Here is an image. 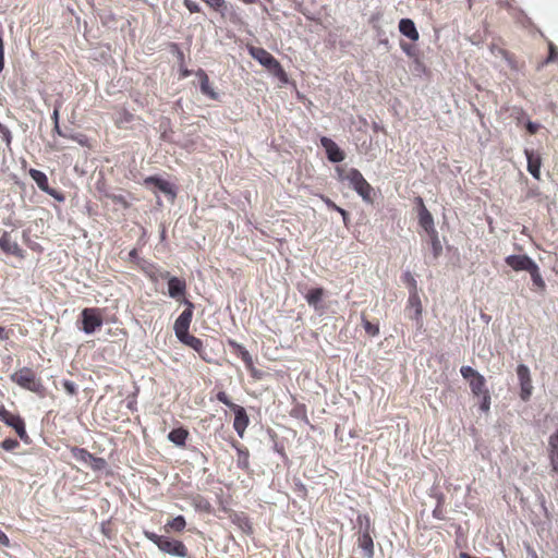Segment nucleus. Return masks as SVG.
<instances>
[{"instance_id": "f257e3e1", "label": "nucleus", "mask_w": 558, "mask_h": 558, "mask_svg": "<svg viewBox=\"0 0 558 558\" xmlns=\"http://www.w3.org/2000/svg\"><path fill=\"white\" fill-rule=\"evenodd\" d=\"M339 180L347 182L367 203L373 202V187L367 183L362 173L354 168H337Z\"/></svg>"}, {"instance_id": "f03ea898", "label": "nucleus", "mask_w": 558, "mask_h": 558, "mask_svg": "<svg viewBox=\"0 0 558 558\" xmlns=\"http://www.w3.org/2000/svg\"><path fill=\"white\" fill-rule=\"evenodd\" d=\"M11 380L19 385L21 388L29 390L39 397L45 396V387L33 369L23 367L11 375Z\"/></svg>"}, {"instance_id": "7ed1b4c3", "label": "nucleus", "mask_w": 558, "mask_h": 558, "mask_svg": "<svg viewBox=\"0 0 558 558\" xmlns=\"http://www.w3.org/2000/svg\"><path fill=\"white\" fill-rule=\"evenodd\" d=\"M250 56L265 66L268 71L274 73L276 76H284V71L279 61L266 49L248 46L247 48Z\"/></svg>"}, {"instance_id": "20e7f679", "label": "nucleus", "mask_w": 558, "mask_h": 558, "mask_svg": "<svg viewBox=\"0 0 558 558\" xmlns=\"http://www.w3.org/2000/svg\"><path fill=\"white\" fill-rule=\"evenodd\" d=\"M460 373L468 380L472 395L480 398L489 392L485 377L471 366H461Z\"/></svg>"}, {"instance_id": "39448f33", "label": "nucleus", "mask_w": 558, "mask_h": 558, "mask_svg": "<svg viewBox=\"0 0 558 558\" xmlns=\"http://www.w3.org/2000/svg\"><path fill=\"white\" fill-rule=\"evenodd\" d=\"M0 421L12 427L22 440H28L24 421L20 415L13 414L9 412L3 405H0Z\"/></svg>"}, {"instance_id": "423d86ee", "label": "nucleus", "mask_w": 558, "mask_h": 558, "mask_svg": "<svg viewBox=\"0 0 558 558\" xmlns=\"http://www.w3.org/2000/svg\"><path fill=\"white\" fill-rule=\"evenodd\" d=\"M184 304L186 305V308L175 319L173 326L174 333L178 339L189 333V328L193 317V303L189 300H184Z\"/></svg>"}, {"instance_id": "0eeeda50", "label": "nucleus", "mask_w": 558, "mask_h": 558, "mask_svg": "<svg viewBox=\"0 0 558 558\" xmlns=\"http://www.w3.org/2000/svg\"><path fill=\"white\" fill-rule=\"evenodd\" d=\"M81 316L82 329L87 335L95 332L102 325V317L98 308H84Z\"/></svg>"}, {"instance_id": "6e6552de", "label": "nucleus", "mask_w": 558, "mask_h": 558, "mask_svg": "<svg viewBox=\"0 0 558 558\" xmlns=\"http://www.w3.org/2000/svg\"><path fill=\"white\" fill-rule=\"evenodd\" d=\"M517 376L520 384V398L523 401H529L533 391L532 378L529 367L524 364H519L517 367Z\"/></svg>"}, {"instance_id": "1a4fd4ad", "label": "nucleus", "mask_w": 558, "mask_h": 558, "mask_svg": "<svg viewBox=\"0 0 558 558\" xmlns=\"http://www.w3.org/2000/svg\"><path fill=\"white\" fill-rule=\"evenodd\" d=\"M158 549L173 557L184 558L187 556V549L181 541L171 539L167 536L158 544Z\"/></svg>"}, {"instance_id": "9d476101", "label": "nucleus", "mask_w": 558, "mask_h": 558, "mask_svg": "<svg viewBox=\"0 0 558 558\" xmlns=\"http://www.w3.org/2000/svg\"><path fill=\"white\" fill-rule=\"evenodd\" d=\"M407 315L409 318L416 322L418 327L422 326V313L423 306L417 291H410L408 304L405 307Z\"/></svg>"}, {"instance_id": "9b49d317", "label": "nucleus", "mask_w": 558, "mask_h": 558, "mask_svg": "<svg viewBox=\"0 0 558 558\" xmlns=\"http://www.w3.org/2000/svg\"><path fill=\"white\" fill-rule=\"evenodd\" d=\"M506 264L511 267L514 271H530L531 268L536 264L527 255H509L505 258Z\"/></svg>"}, {"instance_id": "f8f14e48", "label": "nucleus", "mask_w": 558, "mask_h": 558, "mask_svg": "<svg viewBox=\"0 0 558 558\" xmlns=\"http://www.w3.org/2000/svg\"><path fill=\"white\" fill-rule=\"evenodd\" d=\"M320 145L325 148L327 157L331 162H340L344 159L343 151L331 138L323 136Z\"/></svg>"}, {"instance_id": "ddd939ff", "label": "nucleus", "mask_w": 558, "mask_h": 558, "mask_svg": "<svg viewBox=\"0 0 558 558\" xmlns=\"http://www.w3.org/2000/svg\"><path fill=\"white\" fill-rule=\"evenodd\" d=\"M229 343L232 348H234V350L240 355V357L242 359V361L244 362L246 368L251 372V374L254 377L258 378L259 372L254 367L253 357L250 354V352L242 344H240L235 341H230Z\"/></svg>"}, {"instance_id": "4468645a", "label": "nucleus", "mask_w": 558, "mask_h": 558, "mask_svg": "<svg viewBox=\"0 0 558 558\" xmlns=\"http://www.w3.org/2000/svg\"><path fill=\"white\" fill-rule=\"evenodd\" d=\"M547 451L551 470L558 473V427L548 438Z\"/></svg>"}, {"instance_id": "2eb2a0df", "label": "nucleus", "mask_w": 558, "mask_h": 558, "mask_svg": "<svg viewBox=\"0 0 558 558\" xmlns=\"http://www.w3.org/2000/svg\"><path fill=\"white\" fill-rule=\"evenodd\" d=\"M234 422L233 427L236 432V434L242 438L244 435V432L248 425V416L244 410V408L238 405L234 407Z\"/></svg>"}, {"instance_id": "dca6fc26", "label": "nucleus", "mask_w": 558, "mask_h": 558, "mask_svg": "<svg viewBox=\"0 0 558 558\" xmlns=\"http://www.w3.org/2000/svg\"><path fill=\"white\" fill-rule=\"evenodd\" d=\"M525 156L527 159V171L532 174V177L536 180L541 179V166L542 158L539 154L525 149Z\"/></svg>"}, {"instance_id": "f3484780", "label": "nucleus", "mask_w": 558, "mask_h": 558, "mask_svg": "<svg viewBox=\"0 0 558 558\" xmlns=\"http://www.w3.org/2000/svg\"><path fill=\"white\" fill-rule=\"evenodd\" d=\"M420 202V211H418V222L420 226L428 233H435L434 227V218L432 214L425 207L423 199L418 198Z\"/></svg>"}, {"instance_id": "a211bd4d", "label": "nucleus", "mask_w": 558, "mask_h": 558, "mask_svg": "<svg viewBox=\"0 0 558 558\" xmlns=\"http://www.w3.org/2000/svg\"><path fill=\"white\" fill-rule=\"evenodd\" d=\"M0 247L3 252L22 257L23 253L16 241L12 240L8 232H3L0 238Z\"/></svg>"}, {"instance_id": "6ab92c4d", "label": "nucleus", "mask_w": 558, "mask_h": 558, "mask_svg": "<svg viewBox=\"0 0 558 558\" xmlns=\"http://www.w3.org/2000/svg\"><path fill=\"white\" fill-rule=\"evenodd\" d=\"M186 290V283L184 280L178 277H170L168 280V294L172 299H178L184 295Z\"/></svg>"}, {"instance_id": "aec40b11", "label": "nucleus", "mask_w": 558, "mask_h": 558, "mask_svg": "<svg viewBox=\"0 0 558 558\" xmlns=\"http://www.w3.org/2000/svg\"><path fill=\"white\" fill-rule=\"evenodd\" d=\"M29 175L43 192H46L49 195H54V190L49 187L48 178L43 171L31 169Z\"/></svg>"}, {"instance_id": "412c9836", "label": "nucleus", "mask_w": 558, "mask_h": 558, "mask_svg": "<svg viewBox=\"0 0 558 558\" xmlns=\"http://www.w3.org/2000/svg\"><path fill=\"white\" fill-rule=\"evenodd\" d=\"M197 77L199 78V88L201 92L209 97L213 100H216L218 98V94L215 92V89L211 87L209 83L208 75L203 70H198L196 73Z\"/></svg>"}, {"instance_id": "4be33fe9", "label": "nucleus", "mask_w": 558, "mask_h": 558, "mask_svg": "<svg viewBox=\"0 0 558 558\" xmlns=\"http://www.w3.org/2000/svg\"><path fill=\"white\" fill-rule=\"evenodd\" d=\"M399 31L402 35L411 39L412 41H416L420 37L418 32L415 27V24L410 19H402L399 23Z\"/></svg>"}, {"instance_id": "5701e85b", "label": "nucleus", "mask_w": 558, "mask_h": 558, "mask_svg": "<svg viewBox=\"0 0 558 558\" xmlns=\"http://www.w3.org/2000/svg\"><path fill=\"white\" fill-rule=\"evenodd\" d=\"M145 183L154 184L160 192H162L167 195H170L172 199L175 197V192H174L172 185L166 180H162V179H159L156 177H148L145 180Z\"/></svg>"}, {"instance_id": "b1692460", "label": "nucleus", "mask_w": 558, "mask_h": 558, "mask_svg": "<svg viewBox=\"0 0 558 558\" xmlns=\"http://www.w3.org/2000/svg\"><path fill=\"white\" fill-rule=\"evenodd\" d=\"M179 340L195 350L199 356L203 360H206V356L204 354V344L203 341L199 338H196L190 333L185 335L184 337L179 338Z\"/></svg>"}, {"instance_id": "393cba45", "label": "nucleus", "mask_w": 558, "mask_h": 558, "mask_svg": "<svg viewBox=\"0 0 558 558\" xmlns=\"http://www.w3.org/2000/svg\"><path fill=\"white\" fill-rule=\"evenodd\" d=\"M189 432L182 427L174 428L168 434V439L177 446H184Z\"/></svg>"}, {"instance_id": "a878e982", "label": "nucleus", "mask_w": 558, "mask_h": 558, "mask_svg": "<svg viewBox=\"0 0 558 558\" xmlns=\"http://www.w3.org/2000/svg\"><path fill=\"white\" fill-rule=\"evenodd\" d=\"M323 295H324V290L322 288H315V289L310 290L305 294V300L307 301L308 305L317 308L319 303L323 300Z\"/></svg>"}, {"instance_id": "bb28decb", "label": "nucleus", "mask_w": 558, "mask_h": 558, "mask_svg": "<svg viewBox=\"0 0 558 558\" xmlns=\"http://www.w3.org/2000/svg\"><path fill=\"white\" fill-rule=\"evenodd\" d=\"M529 274L531 275V279H532V282H533L534 287H536L537 290H539V291H544L545 288H546V283H545L543 277H542V274L539 271V267L537 266V264H535L531 268Z\"/></svg>"}, {"instance_id": "cd10ccee", "label": "nucleus", "mask_w": 558, "mask_h": 558, "mask_svg": "<svg viewBox=\"0 0 558 558\" xmlns=\"http://www.w3.org/2000/svg\"><path fill=\"white\" fill-rule=\"evenodd\" d=\"M186 526V521L183 515H178L173 518L172 520L168 521L165 525V530L167 532L174 531V532H182Z\"/></svg>"}, {"instance_id": "c85d7f7f", "label": "nucleus", "mask_w": 558, "mask_h": 558, "mask_svg": "<svg viewBox=\"0 0 558 558\" xmlns=\"http://www.w3.org/2000/svg\"><path fill=\"white\" fill-rule=\"evenodd\" d=\"M72 457L84 464H88L90 460H93V454L89 453L86 449L83 448H72L71 449Z\"/></svg>"}, {"instance_id": "c756f323", "label": "nucleus", "mask_w": 558, "mask_h": 558, "mask_svg": "<svg viewBox=\"0 0 558 558\" xmlns=\"http://www.w3.org/2000/svg\"><path fill=\"white\" fill-rule=\"evenodd\" d=\"M97 190L102 194L104 197L110 198L113 203L120 204L124 208L129 207V203L126 202V199H125V197L123 195H121V194H112V193H108L106 191H102L100 189V184L99 183H97Z\"/></svg>"}, {"instance_id": "7c9ffc66", "label": "nucleus", "mask_w": 558, "mask_h": 558, "mask_svg": "<svg viewBox=\"0 0 558 558\" xmlns=\"http://www.w3.org/2000/svg\"><path fill=\"white\" fill-rule=\"evenodd\" d=\"M207 5L219 12L222 17L227 15V2L225 0H203Z\"/></svg>"}, {"instance_id": "2f4dec72", "label": "nucleus", "mask_w": 558, "mask_h": 558, "mask_svg": "<svg viewBox=\"0 0 558 558\" xmlns=\"http://www.w3.org/2000/svg\"><path fill=\"white\" fill-rule=\"evenodd\" d=\"M359 544L364 549L366 555L371 556L373 554V541L368 534H362L359 537Z\"/></svg>"}, {"instance_id": "473e14b6", "label": "nucleus", "mask_w": 558, "mask_h": 558, "mask_svg": "<svg viewBox=\"0 0 558 558\" xmlns=\"http://www.w3.org/2000/svg\"><path fill=\"white\" fill-rule=\"evenodd\" d=\"M480 409L484 413H488L492 404V396L490 392L481 396L480 398Z\"/></svg>"}, {"instance_id": "72a5a7b5", "label": "nucleus", "mask_w": 558, "mask_h": 558, "mask_svg": "<svg viewBox=\"0 0 558 558\" xmlns=\"http://www.w3.org/2000/svg\"><path fill=\"white\" fill-rule=\"evenodd\" d=\"M402 280L408 286L410 291H417L416 280L410 271L403 274Z\"/></svg>"}, {"instance_id": "f704fd0d", "label": "nucleus", "mask_w": 558, "mask_h": 558, "mask_svg": "<svg viewBox=\"0 0 558 558\" xmlns=\"http://www.w3.org/2000/svg\"><path fill=\"white\" fill-rule=\"evenodd\" d=\"M90 468L95 471H101L107 466V462L102 458H96L93 456V460L88 463Z\"/></svg>"}, {"instance_id": "c9c22d12", "label": "nucleus", "mask_w": 558, "mask_h": 558, "mask_svg": "<svg viewBox=\"0 0 558 558\" xmlns=\"http://www.w3.org/2000/svg\"><path fill=\"white\" fill-rule=\"evenodd\" d=\"M66 138H70L74 142H76L77 144H80L81 146H88L89 143H88V138L86 135L84 134H68Z\"/></svg>"}, {"instance_id": "e433bc0d", "label": "nucleus", "mask_w": 558, "mask_h": 558, "mask_svg": "<svg viewBox=\"0 0 558 558\" xmlns=\"http://www.w3.org/2000/svg\"><path fill=\"white\" fill-rule=\"evenodd\" d=\"M19 441L16 439H13V438H7L4 439L2 442H1V447L5 450V451H12L14 450L15 448L19 447Z\"/></svg>"}, {"instance_id": "4c0bfd02", "label": "nucleus", "mask_w": 558, "mask_h": 558, "mask_svg": "<svg viewBox=\"0 0 558 558\" xmlns=\"http://www.w3.org/2000/svg\"><path fill=\"white\" fill-rule=\"evenodd\" d=\"M217 400L231 409H234V407H238L236 404H234L230 401V399L228 398V396L225 391H219L217 393Z\"/></svg>"}, {"instance_id": "58836bf2", "label": "nucleus", "mask_w": 558, "mask_h": 558, "mask_svg": "<svg viewBox=\"0 0 558 558\" xmlns=\"http://www.w3.org/2000/svg\"><path fill=\"white\" fill-rule=\"evenodd\" d=\"M144 535L147 539H149L150 542H153L157 547H158V544L161 543V541L163 539L165 536H160V535H157L156 533L154 532H149V531H144Z\"/></svg>"}, {"instance_id": "ea45409f", "label": "nucleus", "mask_w": 558, "mask_h": 558, "mask_svg": "<svg viewBox=\"0 0 558 558\" xmlns=\"http://www.w3.org/2000/svg\"><path fill=\"white\" fill-rule=\"evenodd\" d=\"M64 390L70 395L74 396L77 391L76 385L71 380H64L62 383Z\"/></svg>"}, {"instance_id": "a19ab883", "label": "nucleus", "mask_w": 558, "mask_h": 558, "mask_svg": "<svg viewBox=\"0 0 558 558\" xmlns=\"http://www.w3.org/2000/svg\"><path fill=\"white\" fill-rule=\"evenodd\" d=\"M402 50L409 56V57H415L416 56V48L412 44L402 43L401 44Z\"/></svg>"}, {"instance_id": "79ce46f5", "label": "nucleus", "mask_w": 558, "mask_h": 558, "mask_svg": "<svg viewBox=\"0 0 558 558\" xmlns=\"http://www.w3.org/2000/svg\"><path fill=\"white\" fill-rule=\"evenodd\" d=\"M184 5L191 13H197L201 11V7L197 2L192 0H184Z\"/></svg>"}, {"instance_id": "37998d69", "label": "nucleus", "mask_w": 558, "mask_h": 558, "mask_svg": "<svg viewBox=\"0 0 558 558\" xmlns=\"http://www.w3.org/2000/svg\"><path fill=\"white\" fill-rule=\"evenodd\" d=\"M541 125L538 123H534L532 121H527L526 123V131L531 134V135H534L538 132Z\"/></svg>"}, {"instance_id": "c03bdc74", "label": "nucleus", "mask_w": 558, "mask_h": 558, "mask_svg": "<svg viewBox=\"0 0 558 558\" xmlns=\"http://www.w3.org/2000/svg\"><path fill=\"white\" fill-rule=\"evenodd\" d=\"M0 132L2 133L4 141L9 145L12 138L10 130L0 123Z\"/></svg>"}, {"instance_id": "a18cd8bd", "label": "nucleus", "mask_w": 558, "mask_h": 558, "mask_svg": "<svg viewBox=\"0 0 558 558\" xmlns=\"http://www.w3.org/2000/svg\"><path fill=\"white\" fill-rule=\"evenodd\" d=\"M433 234V248L435 252V256H437L441 252V245L439 243V240L437 238V232L432 233Z\"/></svg>"}, {"instance_id": "49530a36", "label": "nucleus", "mask_w": 558, "mask_h": 558, "mask_svg": "<svg viewBox=\"0 0 558 558\" xmlns=\"http://www.w3.org/2000/svg\"><path fill=\"white\" fill-rule=\"evenodd\" d=\"M364 328L369 335H376L379 332V327L377 325L374 326L369 322L364 323Z\"/></svg>"}, {"instance_id": "de8ad7c7", "label": "nucleus", "mask_w": 558, "mask_h": 558, "mask_svg": "<svg viewBox=\"0 0 558 558\" xmlns=\"http://www.w3.org/2000/svg\"><path fill=\"white\" fill-rule=\"evenodd\" d=\"M328 205H329L331 208H333L335 210L339 211V213H340V215H341V216H342V218H343V221L345 222V220H347V216H348L347 211H345L344 209H342V208L338 207V206H337L336 204H333V203L328 202Z\"/></svg>"}, {"instance_id": "09e8293b", "label": "nucleus", "mask_w": 558, "mask_h": 558, "mask_svg": "<svg viewBox=\"0 0 558 558\" xmlns=\"http://www.w3.org/2000/svg\"><path fill=\"white\" fill-rule=\"evenodd\" d=\"M196 507L204 510H209L210 505L207 500L203 498H198V502L196 504Z\"/></svg>"}, {"instance_id": "8fccbe9b", "label": "nucleus", "mask_w": 558, "mask_h": 558, "mask_svg": "<svg viewBox=\"0 0 558 558\" xmlns=\"http://www.w3.org/2000/svg\"><path fill=\"white\" fill-rule=\"evenodd\" d=\"M59 110H60V105H56L52 116H51L53 124H59Z\"/></svg>"}, {"instance_id": "3c124183", "label": "nucleus", "mask_w": 558, "mask_h": 558, "mask_svg": "<svg viewBox=\"0 0 558 558\" xmlns=\"http://www.w3.org/2000/svg\"><path fill=\"white\" fill-rule=\"evenodd\" d=\"M0 544L3 546H9L10 541L9 537L0 530Z\"/></svg>"}, {"instance_id": "603ef678", "label": "nucleus", "mask_w": 558, "mask_h": 558, "mask_svg": "<svg viewBox=\"0 0 558 558\" xmlns=\"http://www.w3.org/2000/svg\"><path fill=\"white\" fill-rule=\"evenodd\" d=\"M53 131H54V133H57L59 136H62V137H65V138H66V136H68V134H65V133L61 130V128H60V125H59V124H53Z\"/></svg>"}, {"instance_id": "864d4df0", "label": "nucleus", "mask_w": 558, "mask_h": 558, "mask_svg": "<svg viewBox=\"0 0 558 558\" xmlns=\"http://www.w3.org/2000/svg\"><path fill=\"white\" fill-rule=\"evenodd\" d=\"M8 338H9L8 332L5 331V329L3 327L0 326V339L5 340Z\"/></svg>"}, {"instance_id": "5fc2aeb1", "label": "nucleus", "mask_w": 558, "mask_h": 558, "mask_svg": "<svg viewBox=\"0 0 558 558\" xmlns=\"http://www.w3.org/2000/svg\"><path fill=\"white\" fill-rule=\"evenodd\" d=\"M129 256L131 259H135L137 257V250L136 248H133L130 253H129Z\"/></svg>"}, {"instance_id": "6e6d98bb", "label": "nucleus", "mask_w": 558, "mask_h": 558, "mask_svg": "<svg viewBox=\"0 0 558 558\" xmlns=\"http://www.w3.org/2000/svg\"><path fill=\"white\" fill-rule=\"evenodd\" d=\"M51 196L60 202H62L64 199V197L62 195H60L56 190H54V195H51Z\"/></svg>"}, {"instance_id": "4d7b16f0", "label": "nucleus", "mask_w": 558, "mask_h": 558, "mask_svg": "<svg viewBox=\"0 0 558 558\" xmlns=\"http://www.w3.org/2000/svg\"><path fill=\"white\" fill-rule=\"evenodd\" d=\"M241 1L246 4H252V3H255L257 0H241Z\"/></svg>"}, {"instance_id": "13d9d810", "label": "nucleus", "mask_w": 558, "mask_h": 558, "mask_svg": "<svg viewBox=\"0 0 558 558\" xmlns=\"http://www.w3.org/2000/svg\"><path fill=\"white\" fill-rule=\"evenodd\" d=\"M433 514H434L436 518H438L439 512H436V510H435V511H433Z\"/></svg>"}, {"instance_id": "bf43d9fd", "label": "nucleus", "mask_w": 558, "mask_h": 558, "mask_svg": "<svg viewBox=\"0 0 558 558\" xmlns=\"http://www.w3.org/2000/svg\"><path fill=\"white\" fill-rule=\"evenodd\" d=\"M433 514H434L436 518H438L439 512H436V510H435V511H433Z\"/></svg>"}, {"instance_id": "052dcab7", "label": "nucleus", "mask_w": 558, "mask_h": 558, "mask_svg": "<svg viewBox=\"0 0 558 558\" xmlns=\"http://www.w3.org/2000/svg\"><path fill=\"white\" fill-rule=\"evenodd\" d=\"M533 557H534V558H537V555H536V553H535V551H533Z\"/></svg>"}]
</instances>
